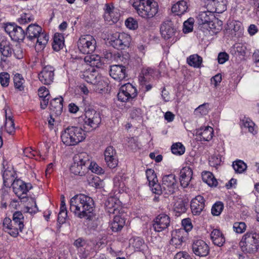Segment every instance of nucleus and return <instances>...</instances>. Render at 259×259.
<instances>
[{
    "instance_id": "nucleus-62",
    "label": "nucleus",
    "mask_w": 259,
    "mask_h": 259,
    "mask_svg": "<svg viewBox=\"0 0 259 259\" xmlns=\"http://www.w3.org/2000/svg\"><path fill=\"white\" fill-rule=\"evenodd\" d=\"M33 18L29 14L24 13L18 18V21L20 24H24L30 22Z\"/></svg>"
},
{
    "instance_id": "nucleus-33",
    "label": "nucleus",
    "mask_w": 259,
    "mask_h": 259,
    "mask_svg": "<svg viewBox=\"0 0 259 259\" xmlns=\"http://www.w3.org/2000/svg\"><path fill=\"white\" fill-rule=\"evenodd\" d=\"M63 99L60 97L56 98L51 101L50 109L57 114H60L63 110Z\"/></svg>"
},
{
    "instance_id": "nucleus-6",
    "label": "nucleus",
    "mask_w": 259,
    "mask_h": 259,
    "mask_svg": "<svg viewBox=\"0 0 259 259\" xmlns=\"http://www.w3.org/2000/svg\"><path fill=\"white\" fill-rule=\"evenodd\" d=\"M79 121L84 129L91 131L99 126L101 122V117L99 112L93 110H88L83 116L79 117Z\"/></svg>"
},
{
    "instance_id": "nucleus-56",
    "label": "nucleus",
    "mask_w": 259,
    "mask_h": 259,
    "mask_svg": "<svg viewBox=\"0 0 259 259\" xmlns=\"http://www.w3.org/2000/svg\"><path fill=\"white\" fill-rule=\"evenodd\" d=\"M3 180L4 183L5 185H6L7 183H12L13 181L14 182V176L13 172L8 170H6L4 171L3 173Z\"/></svg>"
},
{
    "instance_id": "nucleus-48",
    "label": "nucleus",
    "mask_w": 259,
    "mask_h": 259,
    "mask_svg": "<svg viewBox=\"0 0 259 259\" xmlns=\"http://www.w3.org/2000/svg\"><path fill=\"white\" fill-rule=\"evenodd\" d=\"M234 170L238 173L243 172L247 168L246 164L242 160H238L232 164Z\"/></svg>"
},
{
    "instance_id": "nucleus-3",
    "label": "nucleus",
    "mask_w": 259,
    "mask_h": 259,
    "mask_svg": "<svg viewBox=\"0 0 259 259\" xmlns=\"http://www.w3.org/2000/svg\"><path fill=\"white\" fill-rule=\"evenodd\" d=\"M26 35L30 40L36 39L35 49L37 51L43 50L49 40V36L42 31L40 26L35 24H30L27 27Z\"/></svg>"
},
{
    "instance_id": "nucleus-9",
    "label": "nucleus",
    "mask_w": 259,
    "mask_h": 259,
    "mask_svg": "<svg viewBox=\"0 0 259 259\" xmlns=\"http://www.w3.org/2000/svg\"><path fill=\"white\" fill-rule=\"evenodd\" d=\"M96 46V40L91 35H81L77 41V47L82 54H91L93 53Z\"/></svg>"
},
{
    "instance_id": "nucleus-26",
    "label": "nucleus",
    "mask_w": 259,
    "mask_h": 259,
    "mask_svg": "<svg viewBox=\"0 0 259 259\" xmlns=\"http://www.w3.org/2000/svg\"><path fill=\"white\" fill-rule=\"evenodd\" d=\"M68 128L77 145L85 139V133L81 128L76 126H70Z\"/></svg>"
},
{
    "instance_id": "nucleus-39",
    "label": "nucleus",
    "mask_w": 259,
    "mask_h": 259,
    "mask_svg": "<svg viewBox=\"0 0 259 259\" xmlns=\"http://www.w3.org/2000/svg\"><path fill=\"white\" fill-rule=\"evenodd\" d=\"M187 62L191 66L200 68L202 63V58L197 54H193L187 58Z\"/></svg>"
},
{
    "instance_id": "nucleus-7",
    "label": "nucleus",
    "mask_w": 259,
    "mask_h": 259,
    "mask_svg": "<svg viewBox=\"0 0 259 259\" xmlns=\"http://www.w3.org/2000/svg\"><path fill=\"white\" fill-rule=\"evenodd\" d=\"M90 163V156L85 152L76 155L74 157V162L70 167V171L75 175H84L87 166Z\"/></svg>"
},
{
    "instance_id": "nucleus-27",
    "label": "nucleus",
    "mask_w": 259,
    "mask_h": 259,
    "mask_svg": "<svg viewBox=\"0 0 259 259\" xmlns=\"http://www.w3.org/2000/svg\"><path fill=\"white\" fill-rule=\"evenodd\" d=\"M207 24L205 27L202 29H203L204 32L206 29L209 32L211 31L213 33H217L221 29L222 22L214 17V19L210 20Z\"/></svg>"
},
{
    "instance_id": "nucleus-23",
    "label": "nucleus",
    "mask_w": 259,
    "mask_h": 259,
    "mask_svg": "<svg viewBox=\"0 0 259 259\" xmlns=\"http://www.w3.org/2000/svg\"><path fill=\"white\" fill-rule=\"evenodd\" d=\"M192 169L188 166L183 167L180 171V181L181 186L187 187L192 179Z\"/></svg>"
},
{
    "instance_id": "nucleus-18",
    "label": "nucleus",
    "mask_w": 259,
    "mask_h": 259,
    "mask_svg": "<svg viewBox=\"0 0 259 259\" xmlns=\"http://www.w3.org/2000/svg\"><path fill=\"white\" fill-rule=\"evenodd\" d=\"M186 232L183 229L175 230L172 232L170 244L176 248H180L184 242Z\"/></svg>"
},
{
    "instance_id": "nucleus-29",
    "label": "nucleus",
    "mask_w": 259,
    "mask_h": 259,
    "mask_svg": "<svg viewBox=\"0 0 259 259\" xmlns=\"http://www.w3.org/2000/svg\"><path fill=\"white\" fill-rule=\"evenodd\" d=\"M105 205L107 211L109 213H115L116 211H119L120 201L115 198L110 197L105 202Z\"/></svg>"
},
{
    "instance_id": "nucleus-35",
    "label": "nucleus",
    "mask_w": 259,
    "mask_h": 259,
    "mask_svg": "<svg viewBox=\"0 0 259 259\" xmlns=\"http://www.w3.org/2000/svg\"><path fill=\"white\" fill-rule=\"evenodd\" d=\"M64 46V38L62 34L56 33L54 36L53 48L56 51L62 49Z\"/></svg>"
},
{
    "instance_id": "nucleus-60",
    "label": "nucleus",
    "mask_w": 259,
    "mask_h": 259,
    "mask_svg": "<svg viewBox=\"0 0 259 259\" xmlns=\"http://www.w3.org/2000/svg\"><path fill=\"white\" fill-rule=\"evenodd\" d=\"M30 201H31L32 204H33L34 205L32 206H29L27 205L25 207L24 210L25 212H28L31 214L35 213L36 212H37L38 210V208L36 205V201H35V199H34L33 198H31Z\"/></svg>"
},
{
    "instance_id": "nucleus-28",
    "label": "nucleus",
    "mask_w": 259,
    "mask_h": 259,
    "mask_svg": "<svg viewBox=\"0 0 259 259\" xmlns=\"http://www.w3.org/2000/svg\"><path fill=\"white\" fill-rule=\"evenodd\" d=\"M188 8L187 3L184 1H180L173 5L171 7V11L176 15L180 16L186 13Z\"/></svg>"
},
{
    "instance_id": "nucleus-41",
    "label": "nucleus",
    "mask_w": 259,
    "mask_h": 259,
    "mask_svg": "<svg viewBox=\"0 0 259 259\" xmlns=\"http://www.w3.org/2000/svg\"><path fill=\"white\" fill-rule=\"evenodd\" d=\"M25 80L22 76L19 74H16L14 76V83L15 88L20 91H23L24 89Z\"/></svg>"
},
{
    "instance_id": "nucleus-63",
    "label": "nucleus",
    "mask_w": 259,
    "mask_h": 259,
    "mask_svg": "<svg viewBox=\"0 0 259 259\" xmlns=\"http://www.w3.org/2000/svg\"><path fill=\"white\" fill-rule=\"evenodd\" d=\"M23 154L24 155L28 157L29 158H33L35 157L36 155H39L41 156L40 154L38 153L37 151H34L31 149L30 148H26L23 150Z\"/></svg>"
},
{
    "instance_id": "nucleus-64",
    "label": "nucleus",
    "mask_w": 259,
    "mask_h": 259,
    "mask_svg": "<svg viewBox=\"0 0 259 259\" xmlns=\"http://www.w3.org/2000/svg\"><path fill=\"white\" fill-rule=\"evenodd\" d=\"M182 225L184 227V230L187 233V232L190 231L192 228V225L191 220L189 218L183 219L182 221Z\"/></svg>"
},
{
    "instance_id": "nucleus-57",
    "label": "nucleus",
    "mask_w": 259,
    "mask_h": 259,
    "mask_svg": "<svg viewBox=\"0 0 259 259\" xmlns=\"http://www.w3.org/2000/svg\"><path fill=\"white\" fill-rule=\"evenodd\" d=\"M246 224L244 222H236L233 225V230L237 233H242L246 230Z\"/></svg>"
},
{
    "instance_id": "nucleus-54",
    "label": "nucleus",
    "mask_w": 259,
    "mask_h": 259,
    "mask_svg": "<svg viewBox=\"0 0 259 259\" xmlns=\"http://www.w3.org/2000/svg\"><path fill=\"white\" fill-rule=\"evenodd\" d=\"M221 157L219 154L212 155L209 159V165L213 167H216L221 163Z\"/></svg>"
},
{
    "instance_id": "nucleus-32",
    "label": "nucleus",
    "mask_w": 259,
    "mask_h": 259,
    "mask_svg": "<svg viewBox=\"0 0 259 259\" xmlns=\"http://www.w3.org/2000/svg\"><path fill=\"white\" fill-rule=\"evenodd\" d=\"M84 61L91 66L101 68L103 65L102 61L100 56L92 55L87 56L84 58Z\"/></svg>"
},
{
    "instance_id": "nucleus-61",
    "label": "nucleus",
    "mask_w": 259,
    "mask_h": 259,
    "mask_svg": "<svg viewBox=\"0 0 259 259\" xmlns=\"http://www.w3.org/2000/svg\"><path fill=\"white\" fill-rule=\"evenodd\" d=\"M149 186L153 193L158 195L163 194L162 185H160L157 182L155 183L153 185H150Z\"/></svg>"
},
{
    "instance_id": "nucleus-15",
    "label": "nucleus",
    "mask_w": 259,
    "mask_h": 259,
    "mask_svg": "<svg viewBox=\"0 0 259 259\" xmlns=\"http://www.w3.org/2000/svg\"><path fill=\"white\" fill-rule=\"evenodd\" d=\"M110 75L114 80L119 82L124 80L127 77L125 67L122 65H113L111 66Z\"/></svg>"
},
{
    "instance_id": "nucleus-52",
    "label": "nucleus",
    "mask_w": 259,
    "mask_h": 259,
    "mask_svg": "<svg viewBox=\"0 0 259 259\" xmlns=\"http://www.w3.org/2000/svg\"><path fill=\"white\" fill-rule=\"evenodd\" d=\"M224 208V204L222 202L219 201L214 204L211 208L212 214L215 216L219 215Z\"/></svg>"
},
{
    "instance_id": "nucleus-16",
    "label": "nucleus",
    "mask_w": 259,
    "mask_h": 259,
    "mask_svg": "<svg viewBox=\"0 0 259 259\" xmlns=\"http://www.w3.org/2000/svg\"><path fill=\"white\" fill-rule=\"evenodd\" d=\"M226 4V0H207L206 3V8L213 13H222L227 9Z\"/></svg>"
},
{
    "instance_id": "nucleus-37",
    "label": "nucleus",
    "mask_w": 259,
    "mask_h": 259,
    "mask_svg": "<svg viewBox=\"0 0 259 259\" xmlns=\"http://www.w3.org/2000/svg\"><path fill=\"white\" fill-rule=\"evenodd\" d=\"M12 49L10 46V43L7 40H3L0 42V52L4 57H8L11 56Z\"/></svg>"
},
{
    "instance_id": "nucleus-49",
    "label": "nucleus",
    "mask_w": 259,
    "mask_h": 259,
    "mask_svg": "<svg viewBox=\"0 0 259 259\" xmlns=\"http://www.w3.org/2000/svg\"><path fill=\"white\" fill-rule=\"evenodd\" d=\"M174 209L179 213H184L186 211V206L184 201L179 199L174 204Z\"/></svg>"
},
{
    "instance_id": "nucleus-59",
    "label": "nucleus",
    "mask_w": 259,
    "mask_h": 259,
    "mask_svg": "<svg viewBox=\"0 0 259 259\" xmlns=\"http://www.w3.org/2000/svg\"><path fill=\"white\" fill-rule=\"evenodd\" d=\"M10 75L7 72L0 73V82L3 87H7L9 85Z\"/></svg>"
},
{
    "instance_id": "nucleus-10",
    "label": "nucleus",
    "mask_w": 259,
    "mask_h": 259,
    "mask_svg": "<svg viewBox=\"0 0 259 259\" xmlns=\"http://www.w3.org/2000/svg\"><path fill=\"white\" fill-rule=\"evenodd\" d=\"M162 187L164 195H171L178 189V183L175 175H165L162 178Z\"/></svg>"
},
{
    "instance_id": "nucleus-42",
    "label": "nucleus",
    "mask_w": 259,
    "mask_h": 259,
    "mask_svg": "<svg viewBox=\"0 0 259 259\" xmlns=\"http://www.w3.org/2000/svg\"><path fill=\"white\" fill-rule=\"evenodd\" d=\"M154 74V70L151 68H144L142 69L140 76V80L141 82H147L150 79L149 76H152Z\"/></svg>"
},
{
    "instance_id": "nucleus-21",
    "label": "nucleus",
    "mask_w": 259,
    "mask_h": 259,
    "mask_svg": "<svg viewBox=\"0 0 259 259\" xmlns=\"http://www.w3.org/2000/svg\"><path fill=\"white\" fill-rule=\"evenodd\" d=\"M3 226L5 231L13 237H17L19 231H22L23 229V228H19L18 225H14L9 218H6L4 220Z\"/></svg>"
},
{
    "instance_id": "nucleus-19",
    "label": "nucleus",
    "mask_w": 259,
    "mask_h": 259,
    "mask_svg": "<svg viewBox=\"0 0 259 259\" xmlns=\"http://www.w3.org/2000/svg\"><path fill=\"white\" fill-rule=\"evenodd\" d=\"M105 160L108 166L110 168L115 167L118 164V160L116 155L115 150L113 147L109 146L104 152Z\"/></svg>"
},
{
    "instance_id": "nucleus-1",
    "label": "nucleus",
    "mask_w": 259,
    "mask_h": 259,
    "mask_svg": "<svg viewBox=\"0 0 259 259\" xmlns=\"http://www.w3.org/2000/svg\"><path fill=\"white\" fill-rule=\"evenodd\" d=\"M69 203L70 211L80 219H89L94 210L93 199L84 194L75 195L70 199Z\"/></svg>"
},
{
    "instance_id": "nucleus-22",
    "label": "nucleus",
    "mask_w": 259,
    "mask_h": 259,
    "mask_svg": "<svg viewBox=\"0 0 259 259\" xmlns=\"http://www.w3.org/2000/svg\"><path fill=\"white\" fill-rule=\"evenodd\" d=\"M205 203L203 197L198 195L193 198L191 202V208L194 215H198L204 208Z\"/></svg>"
},
{
    "instance_id": "nucleus-8",
    "label": "nucleus",
    "mask_w": 259,
    "mask_h": 259,
    "mask_svg": "<svg viewBox=\"0 0 259 259\" xmlns=\"http://www.w3.org/2000/svg\"><path fill=\"white\" fill-rule=\"evenodd\" d=\"M109 42L113 47L117 49H125L128 48L131 42L130 35L125 33L115 32L108 37Z\"/></svg>"
},
{
    "instance_id": "nucleus-2",
    "label": "nucleus",
    "mask_w": 259,
    "mask_h": 259,
    "mask_svg": "<svg viewBox=\"0 0 259 259\" xmlns=\"http://www.w3.org/2000/svg\"><path fill=\"white\" fill-rule=\"evenodd\" d=\"M137 13L142 18H153L158 12V6L154 0H130Z\"/></svg>"
},
{
    "instance_id": "nucleus-13",
    "label": "nucleus",
    "mask_w": 259,
    "mask_h": 259,
    "mask_svg": "<svg viewBox=\"0 0 259 259\" xmlns=\"http://www.w3.org/2000/svg\"><path fill=\"white\" fill-rule=\"evenodd\" d=\"M170 225V218L162 213L157 216L154 220L153 227L156 232H160L167 229Z\"/></svg>"
},
{
    "instance_id": "nucleus-53",
    "label": "nucleus",
    "mask_w": 259,
    "mask_h": 259,
    "mask_svg": "<svg viewBox=\"0 0 259 259\" xmlns=\"http://www.w3.org/2000/svg\"><path fill=\"white\" fill-rule=\"evenodd\" d=\"M194 19L192 18H189L183 24V31L184 33H189L192 31L193 28Z\"/></svg>"
},
{
    "instance_id": "nucleus-51",
    "label": "nucleus",
    "mask_w": 259,
    "mask_h": 259,
    "mask_svg": "<svg viewBox=\"0 0 259 259\" xmlns=\"http://www.w3.org/2000/svg\"><path fill=\"white\" fill-rule=\"evenodd\" d=\"M246 48L241 44H235L231 50L232 53L237 55L244 56L245 54Z\"/></svg>"
},
{
    "instance_id": "nucleus-31",
    "label": "nucleus",
    "mask_w": 259,
    "mask_h": 259,
    "mask_svg": "<svg viewBox=\"0 0 259 259\" xmlns=\"http://www.w3.org/2000/svg\"><path fill=\"white\" fill-rule=\"evenodd\" d=\"M61 138L62 142L66 146H70L77 145L68 127L62 131Z\"/></svg>"
},
{
    "instance_id": "nucleus-24",
    "label": "nucleus",
    "mask_w": 259,
    "mask_h": 259,
    "mask_svg": "<svg viewBox=\"0 0 259 259\" xmlns=\"http://www.w3.org/2000/svg\"><path fill=\"white\" fill-rule=\"evenodd\" d=\"M196 134L201 140L209 141L213 137V130L210 126H204L196 130Z\"/></svg>"
},
{
    "instance_id": "nucleus-17",
    "label": "nucleus",
    "mask_w": 259,
    "mask_h": 259,
    "mask_svg": "<svg viewBox=\"0 0 259 259\" xmlns=\"http://www.w3.org/2000/svg\"><path fill=\"white\" fill-rule=\"evenodd\" d=\"M192 249L193 253L199 256H206L209 251L207 244L202 240L194 241L192 245Z\"/></svg>"
},
{
    "instance_id": "nucleus-4",
    "label": "nucleus",
    "mask_w": 259,
    "mask_h": 259,
    "mask_svg": "<svg viewBox=\"0 0 259 259\" xmlns=\"http://www.w3.org/2000/svg\"><path fill=\"white\" fill-rule=\"evenodd\" d=\"M83 76L87 82L93 84V89L96 92L101 93L107 86L108 82L105 78L94 69L84 72Z\"/></svg>"
},
{
    "instance_id": "nucleus-43",
    "label": "nucleus",
    "mask_w": 259,
    "mask_h": 259,
    "mask_svg": "<svg viewBox=\"0 0 259 259\" xmlns=\"http://www.w3.org/2000/svg\"><path fill=\"white\" fill-rule=\"evenodd\" d=\"M5 129L9 134H13L15 132L14 121L11 116L7 115V111H6Z\"/></svg>"
},
{
    "instance_id": "nucleus-11",
    "label": "nucleus",
    "mask_w": 259,
    "mask_h": 259,
    "mask_svg": "<svg viewBox=\"0 0 259 259\" xmlns=\"http://www.w3.org/2000/svg\"><path fill=\"white\" fill-rule=\"evenodd\" d=\"M137 91L136 88L131 83H127L122 85L117 95L118 100L122 102L130 101L136 97Z\"/></svg>"
},
{
    "instance_id": "nucleus-45",
    "label": "nucleus",
    "mask_w": 259,
    "mask_h": 259,
    "mask_svg": "<svg viewBox=\"0 0 259 259\" xmlns=\"http://www.w3.org/2000/svg\"><path fill=\"white\" fill-rule=\"evenodd\" d=\"M171 152L173 154L177 155H181L185 151L184 146L181 143H176L171 146Z\"/></svg>"
},
{
    "instance_id": "nucleus-55",
    "label": "nucleus",
    "mask_w": 259,
    "mask_h": 259,
    "mask_svg": "<svg viewBox=\"0 0 259 259\" xmlns=\"http://www.w3.org/2000/svg\"><path fill=\"white\" fill-rule=\"evenodd\" d=\"M125 25L128 28L132 30H135L138 27L137 21L132 17H130L125 20Z\"/></svg>"
},
{
    "instance_id": "nucleus-34",
    "label": "nucleus",
    "mask_w": 259,
    "mask_h": 259,
    "mask_svg": "<svg viewBox=\"0 0 259 259\" xmlns=\"http://www.w3.org/2000/svg\"><path fill=\"white\" fill-rule=\"evenodd\" d=\"M125 220L120 215H115L111 224V228L113 231L117 232L121 230L125 225Z\"/></svg>"
},
{
    "instance_id": "nucleus-20",
    "label": "nucleus",
    "mask_w": 259,
    "mask_h": 259,
    "mask_svg": "<svg viewBox=\"0 0 259 259\" xmlns=\"http://www.w3.org/2000/svg\"><path fill=\"white\" fill-rule=\"evenodd\" d=\"M160 32L162 36L165 39H168L175 36L176 33V29L174 27L171 21H167L161 24Z\"/></svg>"
},
{
    "instance_id": "nucleus-50",
    "label": "nucleus",
    "mask_w": 259,
    "mask_h": 259,
    "mask_svg": "<svg viewBox=\"0 0 259 259\" xmlns=\"http://www.w3.org/2000/svg\"><path fill=\"white\" fill-rule=\"evenodd\" d=\"M208 106V103H204L200 105L195 110V114L198 116L206 115L209 111Z\"/></svg>"
},
{
    "instance_id": "nucleus-47",
    "label": "nucleus",
    "mask_w": 259,
    "mask_h": 259,
    "mask_svg": "<svg viewBox=\"0 0 259 259\" xmlns=\"http://www.w3.org/2000/svg\"><path fill=\"white\" fill-rule=\"evenodd\" d=\"M147 179L149 182V185H153L156 182H158L157 176L155 171L152 169H148L146 171Z\"/></svg>"
},
{
    "instance_id": "nucleus-46",
    "label": "nucleus",
    "mask_w": 259,
    "mask_h": 259,
    "mask_svg": "<svg viewBox=\"0 0 259 259\" xmlns=\"http://www.w3.org/2000/svg\"><path fill=\"white\" fill-rule=\"evenodd\" d=\"M91 170L93 172L98 175L103 174L104 173V169L99 166L96 162L91 161L90 160V163L87 166V169Z\"/></svg>"
},
{
    "instance_id": "nucleus-38",
    "label": "nucleus",
    "mask_w": 259,
    "mask_h": 259,
    "mask_svg": "<svg viewBox=\"0 0 259 259\" xmlns=\"http://www.w3.org/2000/svg\"><path fill=\"white\" fill-rule=\"evenodd\" d=\"M241 121L244 127L247 128L248 132L253 135L257 133V127L251 119L244 117Z\"/></svg>"
},
{
    "instance_id": "nucleus-12",
    "label": "nucleus",
    "mask_w": 259,
    "mask_h": 259,
    "mask_svg": "<svg viewBox=\"0 0 259 259\" xmlns=\"http://www.w3.org/2000/svg\"><path fill=\"white\" fill-rule=\"evenodd\" d=\"M13 191L19 198L22 199L26 197L27 193L31 186L29 184H26L20 180H14L12 184Z\"/></svg>"
},
{
    "instance_id": "nucleus-30",
    "label": "nucleus",
    "mask_w": 259,
    "mask_h": 259,
    "mask_svg": "<svg viewBox=\"0 0 259 259\" xmlns=\"http://www.w3.org/2000/svg\"><path fill=\"white\" fill-rule=\"evenodd\" d=\"M211 239L214 244L221 246L225 242L223 234L219 229H213L210 234Z\"/></svg>"
},
{
    "instance_id": "nucleus-14",
    "label": "nucleus",
    "mask_w": 259,
    "mask_h": 259,
    "mask_svg": "<svg viewBox=\"0 0 259 259\" xmlns=\"http://www.w3.org/2000/svg\"><path fill=\"white\" fill-rule=\"evenodd\" d=\"M54 71L55 69L52 66H46L38 75L39 80L44 84H50L54 80Z\"/></svg>"
},
{
    "instance_id": "nucleus-5",
    "label": "nucleus",
    "mask_w": 259,
    "mask_h": 259,
    "mask_svg": "<svg viewBox=\"0 0 259 259\" xmlns=\"http://www.w3.org/2000/svg\"><path fill=\"white\" fill-rule=\"evenodd\" d=\"M239 245L243 252L254 253L259 248V234L256 233H246L244 234Z\"/></svg>"
},
{
    "instance_id": "nucleus-40",
    "label": "nucleus",
    "mask_w": 259,
    "mask_h": 259,
    "mask_svg": "<svg viewBox=\"0 0 259 259\" xmlns=\"http://www.w3.org/2000/svg\"><path fill=\"white\" fill-rule=\"evenodd\" d=\"M10 37L12 39L16 41L23 40L25 37L24 31L21 27L16 25Z\"/></svg>"
},
{
    "instance_id": "nucleus-25",
    "label": "nucleus",
    "mask_w": 259,
    "mask_h": 259,
    "mask_svg": "<svg viewBox=\"0 0 259 259\" xmlns=\"http://www.w3.org/2000/svg\"><path fill=\"white\" fill-rule=\"evenodd\" d=\"M214 17L213 13L210 10L200 12L197 16V20L201 29L205 27L210 20L214 19Z\"/></svg>"
},
{
    "instance_id": "nucleus-36",
    "label": "nucleus",
    "mask_w": 259,
    "mask_h": 259,
    "mask_svg": "<svg viewBox=\"0 0 259 259\" xmlns=\"http://www.w3.org/2000/svg\"><path fill=\"white\" fill-rule=\"evenodd\" d=\"M203 181L210 187H215L218 185V182L213 175L209 171H203L202 173Z\"/></svg>"
},
{
    "instance_id": "nucleus-44",
    "label": "nucleus",
    "mask_w": 259,
    "mask_h": 259,
    "mask_svg": "<svg viewBox=\"0 0 259 259\" xmlns=\"http://www.w3.org/2000/svg\"><path fill=\"white\" fill-rule=\"evenodd\" d=\"M23 214L20 211H16L13 214L12 221L14 225H18L19 228H23Z\"/></svg>"
},
{
    "instance_id": "nucleus-58",
    "label": "nucleus",
    "mask_w": 259,
    "mask_h": 259,
    "mask_svg": "<svg viewBox=\"0 0 259 259\" xmlns=\"http://www.w3.org/2000/svg\"><path fill=\"white\" fill-rule=\"evenodd\" d=\"M89 184L96 188L102 187L103 182L97 176L93 177L91 180H89Z\"/></svg>"
}]
</instances>
